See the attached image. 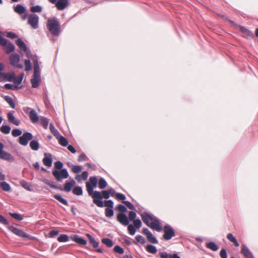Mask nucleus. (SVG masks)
<instances>
[{
  "label": "nucleus",
  "mask_w": 258,
  "mask_h": 258,
  "mask_svg": "<svg viewBox=\"0 0 258 258\" xmlns=\"http://www.w3.org/2000/svg\"><path fill=\"white\" fill-rule=\"evenodd\" d=\"M141 216L143 222L151 228L158 232H160L162 230L159 220L152 214L144 212L141 214Z\"/></svg>",
  "instance_id": "obj_1"
},
{
  "label": "nucleus",
  "mask_w": 258,
  "mask_h": 258,
  "mask_svg": "<svg viewBox=\"0 0 258 258\" xmlns=\"http://www.w3.org/2000/svg\"><path fill=\"white\" fill-rule=\"evenodd\" d=\"M86 186L89 195L91 196L93 199V203L99 207H103V202L102 201V197L101 192L98 191H93L94 187L89 185V184H86Z\"/></svg>",
  "instance_id": "obj_2"
},
{
  "label": "nucleus",
  "mask_w": 258,
  "mask_h": 258,
  "mask_svg": "<svg viewBox=\"0 0 258 258\" xmlns=\"http://www.w3.org/2000/svg\"><path fill=\"white\" fill-rule=\"evenodd\" d=\"M47 27L54 36H58L60 33V24L55 18L47 20Z\"/></svg>",
  "instance_id": "obj_3"
},
{
  "label": "nucleus",
  "mask_w": 258,
  "mask_h": 258,
  "mask_svg": "<svg viewBox=\"0 0 258 258\" xmlns=\"http://www.w3.org/2000/svg\"><path fill=\"white\" fill-rule=\"evenodd\" d=\"M52 174L55 179L58 182H61L63 179L67 178L69 176V172L67 169H61L60 170H53Z\"/></svg>",
  "instance_id": "obj_4"
},
{
  "label": "nucleus",
  "mask_w": 258,
  "mask_h": 258,
  "mask_svg": "<svg viewBox=\"0 0 258 258\" xmlns=\"http://www.w3.org/2000/svg\"><path fill=\"white\" fill-rule=\"evenodd\" d=\"M0 44L4 47L6 52L9 54L13 52L15 48V46L7 39L0 35Z\"/></svg>",
  "instance_id": "obj_5"
},
{
  "label": "nucleus",
  "mask_w": 258,
  "mask_h": 258,
  "mask_svg": "<svg viewBox=\"0 0 258 258\" xmlns=\"http://www.w3.org/2000/svg\"><path fill=\"white\" fill-rule=\"evenodd\" d=\"M39 17L37 15L32 14L28 15V24L30 25L32 29H36L39 27Z\"/></svg>",
  "instance_id": "obj_6"
},
{
  "label": "nucleus",
  "mask_w": 258,
  "mask_h": 258,
  "mask_svg": "<svg viewBox=\"0 0 258 258\" xmlns=\"http://www.w3.org/2000/svg\"><path fill=\"white\" fill-rule=\"evenodd\" d=\"M164 234L163 236L164 239L169 240L175 235V232L173 228L170 225H165L163 228Z\"/></svg>",
  "instance_id": "obj_7"
},
{
  "label": "nucleus",
  "mask_w": 258,
  "mask_h": 258,
  "mask_svg": "<svg viewBox=\"0 0 258 258\" xmlns=\"http://www.w3.org/2000/svg\"><path fill=\"white\" fill-rule=\"evenodd\" d=\"M20 57L18 54H12L10 56V61L11 65L18 69H22L23 66L20 63Z\"/></svg>",
  "instance_id": "obj_8"
},
{
  "label": "nucleus",
  "mask_w": 258,
  "mask_h": 258,
  "mask_svg": "<svg viewBox=\"0 0 258 258\" xmlns=\"http://www.w3.org/2000/svg\"><path fill=\"white\" fill-rule=\"evenodd\" d=\"M4 145L0 143V159H3L9 162H13L14 158L9 153L3 151Z\"/></svg>",
  "instance_id": "obj_9"
},
{
  "label": "nucleus",
  "mask_w": 258,
  "mask_h": 258,
  "mask_svg": "<svg viewBox=\"0 0 258 258\" xmlns=\"http://www.w3.org/2000/svg\"><path fill=\"white\" fill-rule=\"evenodd\" d=\"M33 138L32 134L30 133L27 132L21 136L19 139V143L23 146H26L28 142Z\"/></svg>",
  "instance_id": "obj_10"
},
{
  "label": "nucleus",
  "mask_w": 258,
  "mask_h": 258,
  "mask_svg": "<svg viewBox=\"0 0 258 258\" xmlns=\"http://www.w3.org/2000/svg\"><path fill=\"white\" fill-rule=\"evenodd\" d=\"M16 44L18 46L20 49L21 51H24L26 55L29 58L30 56H31L32 54L31 53V51L27 48L26 44L23 41V40L21 39H18L16 42Z\"/></svg>",
  "instance_id": "obj_11"
},
{
  "label": "nucleus",
  "mask_w": 258,
  "mask_h": 258,
  "mask_svg": "<svg viewBox=\"0 0 258 258\" xmlns=\"http://www.w3.org/2000/svg\"><path fill=\"white\" fill-rule=\"evenodd\" d=\"M14 111H11L7 114L8 120L9 123L18 126L20 124V121L14 115Z\"/></svg>",
  "instance_id": "obj_12"
},
{
  "label": "nucleus",
  "mask_w": 258,
  "mask_h": 258,
  "mask_svg": "<svg viewBox=\"0 0 258 258\" xmlns=\"http://www.w3.org/2000/svg\"><path fill=\"white\" fill-rule=\"evenodd\" d=\"M117 220L124 226H127L129 224L128 218L124 213H118L117 215Z\"/></svg>",
  "instance_id": "obj_13"
},
{
  "label": "nucleus",
  "mask_w": 258,
  "mask_h": 258,
  "mask_svg": "<svg viewBox=\"0 0 258 258\" xmlns=\"http://www.w3.org/2000/svg\"><path fill=\"white\" fill-rule=\"evenodd\" d=\"M44 158L42 160L43 163L44 165L48 167H50L52 166V158L51 154L44 153Z\"/></svg>",
  "instance_id": "obj_14"
},
{
  "label": "nucleus",
  "mask_w": 258,
  "mask_h": 258,
  "mask_svg": "<svg viewBox=\"0 0 258 258\" xmlns=\"http://www.w3.org/2000/svg\"><path fill=\"white\" fill-rule=\"evenodd\" d=\"M68 5V0H57L56 3V7L58 10H64Z\"/></svg>",
  "instance_id": "obj_15"
},
{
  "label": "nucleus",
  "mask_w": 258,
  "mask_h": 258,
  "mask_svg": "<svg viewBox=\"0 0 258 258\" xmlns=\"http://www.w3.org/2000/svg\"><path fill=\"white\" fill-rule=\"evenodd\" d=\"M241 252L245 258H254L251 252L245 245H242Z\"/></svg>",
  "instance_id": "obj_16"
},
{
  "label": "nucleus",
  "mask_w": 258,
  "mask_h": 258,
  "mask_svg": "<svg viewBox=\"0 0 258 258\" xmlns=\"http://www.w3.org/2000/svg\"><path fill=\"white\" fill-rule=\"evenodd\" d=\"M70 238L81 245H85L87 243L86 240L77 235L71 236Z\"/></svg>",
  "instance_id": "obj_17"
},
{
  "label": "nucleus",
  "mask_w": 258,
  "mask_h": 258,
  "mask_svg": "<svg viewBox=\"0 0 258 258\" xmlns=\"http://www.w3.org/2000/svg\"><path fill=\"white\" fill-rule=\"evenodd\" d=\"M12 232L15 234L25 238H29V236H28L26 233H25L23 230L18 229L17 228L13 227L12 228Z\"/></svg>",
  "instance_id": "obj_18"
},
{
  "label": "nucleus",
  "mask_w": 258,
  "mask_h": 258,
  "mask_svg": "<svg viewBox=\"0 0 258 258\" xmlns=\"http://www.w3.org/2000/svg\"><path fill=\"white\" fill-rule=\"evenodd\" d=\"M75 184L76 182L74 179L71 180L70 181L66 182L63 187L64 191L68 192H70Z\"/></svg>",
  "instance_id": "obj_19"
},
{
  "label": "nucleus",
  "mask_w": 258,
  "mask_h": 258,
  "mask_svg": "<svg viewBox=\"0 0 258 258\" xmlns=\"http://www.w3.org/2000/svg\"><path fill=\"white\" fill-rule=\"evenodd\" d=\"M29 116L31 121L33 123H36L39 120V117L37 113L34 109H32L30 111Z\"/></svg>",
  "instance_id": "obj_20"
},
{
  "label": "nucleus",
  "mask_w": 258,
  "mask_h": 258,
  "mask_svg": "<svg viewBox=\"0 0 258 258\" xmlns=\"http://www.w3.org/2000/svg\"><path fill=\"white\" fill-rule=\"evenodd\" d=\"M29 58H31L34 63V71L40 72L37 57L35 55H32Z\"/></svg>",
  "instance_id": "obj_21"
},
{
  "label": "nucleus",
  "mask_w": 258,
  "mask_h": 258,
  "mask_svg": "<svg viewBox=\"0 0 258 258\" xmlns=\"http://www.w3.org/2000/svg\"><path fill=\"white\" fill-rule=\"evenodd\" d=\"M88 177V173L87 171H84L81 175H77L75 177V179L78 182H80L82 180H86Z\"/></svg>",
  "instance_id": "obj_22"
},
{
  "label": "nucleus",
  "mask_w": 258,
  "mask_h": 258,
  "mask_svg": "<svg viewBox=\"0 0 258 258\" xmlns=\"http://www.w3.org/2000/svg\"><path fill=\"white\" fill-rule=\"evenodd\" d=\"M92 187H96L97 184V178L95 176H91L90 177L89 181L86 182Z\"/></svg>",
  "instance_id": "obj_23"
},
{
  "label": "nucleus",
  "mask_w": 258,
  "mask_h": 258,
  "mask_svg": "<svg viewBox=\"0 0 258 258\" xmlns=\"http://www.w3.org/2000/svg\"><path fill=\"white\" fill-rule=\"evenodd\" d=\"M227 238H228L231 242H232L234 246H235L236 247L239 246V244L237 242V240L231 233H229L227 235Z\"/></svg>",
  "instance_id": "obj_24"
},
{
  "label": "nucleus",
  "mask_w": 258,
  "mask_h": 258,
  "mask_svg": "<svg viewBox=\"0 0 258 258\" xmlns=\"http://www.w3.org/2000/svg\"><path fill=\"white\" fill-rule=\"evenodd\" d=\"M30 147L32 150L37 151L39 148V144L38 141L32 140L30 143Z\"/></svg>",
  "instance_id": "obj_25"
},
{
  "label": "nucleus",
  "mask_w": 258,
  "mask_h": 258,
  "mask_svg": "<svg viewBox=\"0 0 258 258\" xmlns=\"http://www.w3.org/2000/svg\"><path fill=\"white\" fill-rule=\"evenodd\" d=\"M87 236L88 237L89 242L92 244L94 248H97L99 245V242L97 241L90 234H87Z\"/></svg>",
  "instance_id": "obj_26"
},
{
  "label": "nucleus",
  "mask_w": 258,
  "mask_h": 258,
  "mask_svg": "<svg viewBox=\"0 0 258 258\" xmlns=\"http://www.w3.org/2000/svg\"><path fill=\"white\" fill-rule=\"evenodd\" d=\"M58 140L59 143L62 146L66 147L69 144V142L66 138L60 135L57 138Z\"/></svg>",
  "instance_id": "obj_27"
},
{
  "label": "nucleus",
  "mask_w": 258,
  "mask_h": 258,
  "mask_svg": "<svg viewBox=\"0 0 258 258\" xmlns=\"http://www.w3.org/2000/svg\"><path fill=\"white\" fill-rule=\"evenodd\" d=\"M0 186L5 191H10L11 189L10 184L4 181L1 182Z\"/></svg>",
  "instance_id": "obj_28"
},
{
  "label": "nucleus",
  "mask_w": 258,
  "mask_h": 258,
  "mask_svg": "<svg viewBox=\"0 0 258 258\" xmlns=\"http://www.w3.org/2000/svg\"><path fill=\"white\" fill-rule=\"evenodd\" d=\"M40 124L45 129L47 128L48 125V120L47 118L41 116L40 118Z\"/></svg>",
  "instance_id": "obj_29"
},
{
  "label": "nucleus",
  "mask_w": 258,
  "mask_h": 258,
  "mask_svg": "<svg viewBox=\"0 0 258 258\" xmlns=\"http://www.w3.org/2000/svg\"><path fill=\"white\" fill-rule=\"evenodd\" d=\"M206 246L213 251H216L218 249V246L216 244V243L214 242H210L208 243H206Z\"/></svg>",
  "instance_id": "obj_30"
},
{
  "label": "nucleus",
  "mask_w": 258,
  "mask_h": 258,
  "mask_svg": "<svg viewBox=\"0 0 258 258\" xmlns=\"http://www.w3.org/2000/svg\"><path fill=\"white\" fill-rule=\"evenodd\" d=\"M15 12L19 14H24L26 11L25 7L21 5H17V6L14 8Z\"/></svg>",
  "instance_id": "obj_31"
},
{
  "label": "nucleus",
  "mask_w": 258,
  "mask_h": 258,
  "mask_svg": "<svg viewBox=\"0 0 258 258\" xmlns=\"http://www.w3.org/2000/svg\"><path fill=\"white\" fill-rule=\"evenodd\" d=\"M11 130V127L8 125H2L0 128L1 132L4 134H9Z\"/></svg>",
  "instance_id": "obj_32"
},
{
  "label": "nucleus",
  "mask_w": 258,
  "mask_h": 258,
  "mask_svg": "<svg viewBox=\"0 0 258 258\" xmlns=\"http://www.w3.org/2000/svg\"><path fill=\"white\" fill-rule=\"evenodd\" d=\"M101 242L108 247H111L113 245V242L112 240L107 238H102Z\"/></svg>",
  "instance_id": "obj_33"
},
{
  "label": "nucleus",
  "mask_w": 258,
  "mask_h": 258,
  "mask_svg": "<svg viewBox=\"0 0 258 258\" xmlns=\"http://www.w3.org/2000/svg\"><path fill=\"white\" fill-rule=\"evenodd\" d=\"M49 128L51 132L54 135V136L56 137V139L61 135L59 132L54 127V125L52 123H50Z\"/></svg>",
  "instance_id": "obj_34"
},
{
  "label": "nucleus",
  "mask_w": 258,
  "mask_h": 258,
  "mask_svg": "<svg viewBox=\"0 0 258 258\" xmlns=\"http://www.w3.org/2000/svg\"><path fill=\"white\" fill-rule=\"evenodd\" d=\"M5 100L12 108H15V103L12 97L9 96H5Z\"/></svg>",
  "instance_id": "obj_35"
},
{
  "label": "nucleus",
  "mask_w": 258,
  "mask_h": 258,
  "mask_svg": "<svg viewBox=\"0 0 258 258\" xmlns=\"http://www.w3.org/2000/svg\"><path fill=\"white\" fill-rule=\"evenodd\" d=\"M73 193L77 196H81L83 195V190L81 186H77L73 189Z\"/></svg>",
  "instance_id": "obj_36"
},
{
  "label": "nucleus",
  "mask_w": 258,
  "mask_h": 258,
  "mask_svg": "<svg viewBox=\"0 0 258 258\" xmlns=\"http://www.w3.org/2000/svg\"><path fill=\"white\" fill-rule=\"evenodd\" d=\"M20 184L25 189H26V190H27L28 191H31L32 190V188H31V185L29 184V183L27 181H26L25 180H22L20 182Z\"/></svg>",
  "instance_id": "obj_37"
},
{
  "label": "nucleus",
  "mask_w": 258,
  "mask_h": 258,
  "mask_svg": "<svg viewBox=\"0 0 258 258\" xmlns=\"http://www.w3.org/2000/svg\"><path fill=\"white\" fill-rule=\"evenodd\" d=\"M146 250L148 252L152 254H155L157 251L156 247L155 246L150 244L147 245Z\"/></svg>",
  "instance_id": "obj_38"
},
{
  "label": "nucleus",
  "mask_w": 258,
  "mask_h": 258,
  "mask_svg": "<svg viewBox=\"0 0 258 258\" xmlns=\"http://www.w3.org/2000/svg\"><path fill=\"white\" fill-rule=\"evenodd\" d=\"M147 238L148 241L152 243L156 244L158 243V240L152 233L147 236Z\"/></svg>",
  "instance_id": "obj_39"
},
{
  "label": "nucleus",
  "mask_w": 258,
  "mask_h": 258,
  "mask_svg": "<svg viewBox=\"0 0 258 258\" xmlns=\"http://www.w3.org/2000/svg\"><path fill=\"white\" fill-rule=\"evenodd\" d=\"M40 79L32 78L31 80V82L32 84V86L33 88H37L40 85Z\"/></svg>",
  "instance_id": "obj_40"
},
{
  "label": "nucleus",
  "mask_w": 258,
  "mask_h": 258,
  "mask_svg": "<svg viewBox=\"0 0 258 258\" xmlns=\"http://www.w3.org/2000/svg\"><path fill=\"white\" fill-rule=\"evenodd\" d=\"M98 185L100 189H104L107 186V182L103 178L101 177L99 180Z\"/></svg>",
  "instance_id": "obj_41"
},
{
  "label": "nucleus",
  "mask_w": 258,
  "mask_h": 258,
  "mask_svg": "<svg viewBox=\"0 0 258 258\" xmlns=\"http://www.w3.org/2000/svg\"><path fill=\"white\" fill-rule=\"evenodd\" d=\"M54 198L58 201L61 203L67 206L68 205V202L66 200L64 199L59 195H55L54 196Z\"/></svg>",
  "instance_id": "obj_42"
},
{
  "label": "nucleus",
  "mask_w": 258,
  "mask_h": 258,
  "mask_svg": "<svg viewBox=\"0 0 258 258\" xmlns=\"http://www.w3.org/2000/svg\"><path fill=\"white\" fill-rule=\"evenodd\" d=\"M54 198L58 201L61 203L67 206L68 205V202L66 200L64 199L59 195H55L54 196Z\"/></svg>",
  "instance_id": "obj_43"
},
{
  "label": "nucleus",
  "mask_w": 258,
  "mask_h": 258,
  "mask_svg": "<svg viewBox=\"0 0 258 258\" xmlns=\"http://www.w3.org/2000/svg\"><path fill=\"white\" fill-rule=\"evenodd\" d=\"M5 88L8 90H15L19 89L21 88V87H19L18 85H15L11 84H6L5 85Z\"/></svg>",
  "instance_id": "obj_44"
},
{
  "label": "nucleus",
  "mask_w": 258,
  "mask_h": 258,
  "mask_svg": "<svg viewBox=\"0 0 258 258\" xmlns=\"http://www.w3.org/2000/svg\"><path fill=\"white\" fill-rule=\"evenodd\" d=\"M69 240V237L67 234H61L58 238L57 240L60 242H67Z\"/></svg>",
  "instance_id": "obj_45"
},
{
  "label": "nucleus",
  "mask_w": 258,
  "mask_h": 258,
  "mask_svg": "<svg viewBox=\"0 0 258 258\" xmlns=\"http://www.w3.org/2000/svg\"><path fill=\"white\" fill-rule=\"evenodd\" d=\"M72 167V171L73 173H79V172H80L82 170V168L81 166H79V165H72L71 166Z\"/></svg>",
  "instance_id": "obj_46"
},
{
  "label": "nucleus",
  "mask_w": 258,
  "mask_h": 258,
  "mask_svg": "<svg viewBox=\"0 0 258 258\" xmlns=\"http://www.w3.org/2000/svg\"><path fill=\"white\" fill-rule=\"evenodd\" d=\"M25 70L26 71H30L32 69V66L30 59L25 60Z\"/></svg>",
  "instance_id": "obj_47"
},
{
  "label": "nucleus",
  "mask_w": 258,
  "mask_h": 258,
  "mask_svg": "<svg viewBox=\"0 0 258 258\" xmlns=\"http://www.w3.org/2000/svg\"><path fill=\"white\" fill-rule=\"evenodd\" d=\"M105 216L107 217H111L113 216L114 212L113 209L111 208H106L105 209Z\"/></svg>",
  "instance_id": "obj_48"
},
{
  "label": "nucleus",
  "mask_w": 258,
  "mask_h": 258,
  "mask_svg": "<svg viewBox=\"0 0 258 258\" xmlns=\"http://www.w3.org/2000/svg\"><path fill=\"white\" fill-rule=\"evenodd\" d=\"M30 10L32 13H39L42 11V8L38 5L32 6L31 7Z\"/></svg>",
  "instance_id": "obj_49"
},
{
  "label": "nucleus",
  "mask_w": 258,
  "mask_h": 258,
  "mask_svg": "<svg viewBox=\"0 0 258 258\" xmlns=\"http://www.w3.org/2000/svg\"><path fill=\"white\" fill-rule=\"evenodd\" d=\"M22 132L18 128L14 129L12 132V135L14 137L20 136L22 135Z\"/></svg>",
  "instance_id": "obj_50"
},
{
  "label": "nucleus",
  "mask_w": 258,
  "mask_h": 258,
  "mask_svg": "<svg viewBox=\"0 0 258 258\" xmlns=\"http://www.w3.org/2000/svg\"><path fill=\"white\" fill-rule=\"evenodd\" d=\"M10 215L12 217L19 221L23 220V216L19 214L10 213Z\"/></svg>",
  "instance_id": "obj_51"
},
{
  "label": "nucleus",
  "mask_w": 258,
  "mask_h": 258,
  "mask_svg": "<svg viewBox=\"0 0 258 258\" xmlns=\"http://www.w3.org/2000/svg\"><path fill=\"white\" fill-rule=\"evenodd\" d=\"M114 251L119 254H123L124 252L123 249L119 245H116L113 248Z\"/></svg>",
  "instance_id": "obj_52"
},
{
  "label": "nucleus",
  "mask_w": 258,
  "mask_h": 258,
  "mask_svg": "<svg viewBox=\"0 0 258 258\" xmlns=\"http://www.w3.org/2000/svg\"><path fill=\"white\" fill-rule=\"evenodd\" d=\"M127 229L129 233L132 235H134L136 232L135 227L132 224L128 225Z\"/></svg>",
  "instance_id": "obj_53"
},
{
  "label": "nucleus",
  "mask_w": 258,
  "mask_h": 258,
  "mask_svg": "<svg viewBox=\"0 0 258 258\" xmlns=\"http://www.w3.org/2000/svg\"><path fill=\"white\" fill-rule=\"evenodd\" d=\"M103 205L106 207L107 208H113V202L112 200H107L105 201L104 202V204Z\"/></svg>",
  "instance_id": "obj_54"
},
{
  "label": "nucleus",
  "mask_w": 258,
  "mask_h": 258,
  "mask_svg": "<svg viewBox=\"0 0 258 258\" xmlns=\"http://www.w3.org/2000/svg\"><path fill=\"white\" fill-rule=\"evenodd\" d=\"M15 79V76L12 74H5V81H12Z\"/></svg>",
  "instance_id": "obj_55"
},
{
  "label": "nucleus",
  "mask_w": 258,
  "mask_h": 258,
  "mask_svg": "<svg viewBox=\"0 0 258 258\" xmlns=\"http://www.w3.org/2000/svg\"><path fill=\"white\" fill-rule=\"evenodd\" d=\"M63 163L60 161H56L54 163L55 170H60L61 169H63Z\"/></svg>",
  "instance_id": "obj_56"
},
{
  "label": "nucleus",
  "mask_w": 258,
  "mask_h": 258,
  "mask_svg": "<svg viewBox=\"0 0 258 258\" xmlns=\"http://www.w3.org/2000/svg\"><path fill=\"white\" fill-rule=\"evenodd\" d=\"M117 209L120 212L119 213H124L127 211L126 208L120 204L117 206Z\"/></svg>",
  "instance_id": "obj_57"
},
{
  "label": "nucleus",
  "mask_w": 258,
  "mask_h": 258,
  "mask_svg": "<svg viewBox=\"0 0 258 258\" xmlns=\"http://www.w3.org/2000/svg\"><path fill=\"white\" fill-rule=\"evenodd\" d=\"M241 31L245 35L247 36H251L252 35V33L251 31L249 30L248 29H247L246 28L242 27L241 28Z\"/></svg>",
  "instance_id": "obj_58"
},
{
  "label": "nucleus",
  "mask_w": 258,
  "mask_h": 258,
  "mask_svg": "<svg viewBox=\"0 0 258 258\" xmlns=\"http://www.w3.org/2000/svg\"><path fill=\"white\" fill-rule=\"evenodd\" d=\"M134 227L140 228L142 226V222L140 219H136L134 221Z\"/></svg>",
  "instance_id": "obj_59"
},
{
  "label": "nucleus",
  "mask_w": 258,
  "mask_h": 258,
  "mask_svg": "<svg viewBox=\"0 0 258 258\" xmlns=\"http://www.w3.org/2000/svg\"><path fill=\"white\" fill-rule=\"evenodd\" d=\"M136 240L141 243V244H144L145 242V238L141 235H137L136 236Z\"/></svg>",
  "instance_id": "obj_60"
},
{
  "label": "nucleus",
  "mask_w": 258,
  "mask_h": 258,
  "mask_svg": "<svg viewBox=\"0 0 258 258\" xmlns=\"http://www.w3.org/2000/svg\"><path fill=\"white\" fill-rule=\"evenodd\" d=\"M115 198L118 200L124 201L126 197L124 195L121 193H117Z\"/></svg>",
  "instance_id": "obj_61"
},
{
  "label": "nucleus",
  "mask_w": 258,
  "mask_h": 258,
  "mask_svg": "<svg viewBox=\"0 0 258 258\" xmlns=\"http://www.w3.org/2000/svg\"><path fill=\"white\" fill-rule=\"evenodd\" d=\"M0 223L5 225H8L9 224L8 220L2 215H0Z\"/></svg>",
  "instance_id": "obj_62"
},
{
  "label": "nucleus",
  "mask_w": 258,
  "mask_h": 258,
  "mask_svg": "<svg viewBox=\"0 0 258 258\" xmlns=\"http://www.w3.org/2000/svg\"><path fill=\"white\" fill-rule=\"evenodd\" d=\"M160 255L161 258H171V254H169L166 252H160Z\"/></svg>",
  "instance_id": "obj_63"
},
{
  "label": "nucleus",
  "mask_w": 258,
  "mask_h": 258,
  "mask_svg": "<svg viewBox=\"0 0 258 258\" xmlns=\"http://www.w3.org/2000/svg\"><path fill=\"white\" fill-rule=\"evenodd\" d=\"M128 216L130 220H135L137 215L136 213L134 211H130L128 214Z\"/></svg>",
  "instance_id": "obj_64"
}]
</instances>
